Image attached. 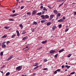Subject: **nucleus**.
I'll return each mask as SVG.
<instances>
[{
  "mask_svg": "<svg viewBox=\"0 0 76 76\" xmlns=\"http://www.w3.org/2000/svg\"><path fill=\"white\" fill-rule=\"evenodd\" d=\"M15 37H16V35L14 34L12 36V37H11V38H13Z\"/></svg>",
  "mask_w": 76,
  "mask_h": 76,
  "instance_id": "21",
  "label": "nucleus"
},
{
  "mask_svg": "<svg viewBox=\"0 0 76 76\" xmlns=\"http://www.w3.org/2000/svg\"><path fill=\"white\" fill-rule=\"evenodd\" d=\"M27 15H29V16H31V13L30 12H28L27 13Z\"/></svg>",
  "mask_w": 76,
  "mask_h": 76,
  "instance_id": "26",
  "label": "nucleus"
},
{
  "mask_svg": "<svg viewBox=\"0 0 76 76\" xmlns=\"http://www.w3.org/2000/svg\"><path fill=\"white\" fill-rule=\"evenodd\" d=\"M62 19L63 20H65V19H66V17H65V16H64L63 17Z\"/></svg>",
  "mask_w": 76,
  "mask_h": 76,
  "instance_id": "40",
  "label": "nucleus"
},
{
  "mask_svg": "<svg viewBox=\"0 0 76 76\" xmlns=\"http://www.w3.org/2000/svg\"><path fill=\"white\" fill-rule=\"evenodd\" d=\"M58 26L59 28H61V27L62 26V25H61V24H59Z\"/></svg>",
  "mask_w": 76,
  "mask_h": 76,
  "instance_id": "30",
  "label": "nucleus"
},
{
  "mask_svg": "<svg viewBox=\"0 0 76 76\" xmlns=\"http://www.w3.org/2000/svg\"><path fill=\"white\" fill-rule=\"evenodd\" d=\"M56 28H57V27H56V26H53L52 27L53 31H54Z\"/></svg>",
  "mask_w": 76,
  "mask_h": 76,
  "instance_id": "10",
  "label": "nucleus"
},
{
  "mask_svg": "<svg viewBox=\"0 0 76 76\" xmlns=\"http://www.w3.org/2000/svg\"><path fill=\"white\" fill-rule=\"evenodd\" d=\"M74 15H76V12H75L74 13Z\"/></svg>",
  "mask_w": 76,
  "mask_h": 76,
  "instance_id": "55",
  "label": "nucleus"
},
{
  "mask_svg": "<svg viewBox=\"0 0 76 76\" xmlns=\"http://www.w3.org/2000/svg\"><path fill=\"white\" fill-rule=\"evenodd\" d=\"M26 38H28V37H25L23 38V40H25V39H26Z\"/></svg>",
  "mask_w": 76,
  "mask_h": 76,
  "instance_id": "23",
  "label": "nucleus"
},
{
  "mask_svg": "<svg viewBox=\"0 0 76 76\" xmlns=\"http://www.w3.org/2000/svg\"><path fill=\"white\" fill-rule=\"evenodd\" d=\"M26 48H28V46L26 47Z\"/></svg>",
  "mask_w": 76,
  "mask_h": 76,
  "instance_id": "61",
  "label": "nucleus"
},
{
  "mask_svg": "<svg viewBox=\"0 0 76 76\" xmlns=\"http://www.w3.org/2000/svg\"><path fill=\"white\" fill-rule=\"evenodd\" d=\"M16 32L17 33V35L18 37H19L20 36V34H19V32L18 30H16Z\"/></svg>",
  "mask_w": 76,
  "mask_h": 76,
  "instance_id": "9",
  "label": "nucleus"
},
{
  "mask_svg": "<svg viewBox=\"0 0 76 76\" xmlns=\"http://www.w3.org/2000/svg\"><path fill=\"white\" fill-rule=\"evenodd\" d=\"M56 52V50H51L50 51V53L52 54V53H54Z\"/></svg>",
  "mask_w": 76,
  "mask_h": 76,
  "instance_id": "8",
  "label": "nucleus"
},
{
  "mask_svg": "<svg viewBox=\"0 0 76 76\" xmlns=\"http://www.w3.org/2000/svg\"><path fill=\"white\" fill-rule=\"evenodd\" d=\"M51 23H50V22H49L47 23V26H49L50 25H51Z\"/></svg>",
  "mask_w": 76,
  "mask_h": 76,
  "instance_id": "16",
  "label": "nucleus"
},
{
  "mask_svg": "<svg viewBox=\"0 0 76 76\" xmlns=\"http://www.w3.org/2000/svg\"><path fill=\"white\" fill-rule=\"evenodd\" d=\"M63 4H64V2H63L62 4H61V6H63Z\"/></svg>",
  "mask_w": 76,
  "mask_h": 76,
  "instance_id": "51",
  "label": "nucleus"
},
{
  "mask_svg": "<svg viewBox=\"0 0 76 76\" xmlns=\"http://www.w3.org/2000/svg\"><path fill=\"white\" fill-rule=\"evenodd\" d=\"M40 5H41V6H43L44 5H43V4H40Z\"/></svg>",
  "mask_w": 76,
  "mask_h": 76,
  "instance_id": "60",
  "label": "nucleus"
},
{
  "mask_svg": "<svg viewBox=\"0 0 76 76\" xmlns=\"http://www.w3.org/2000/svg\"><path fill=\"white\" fill-rule=\"evenodd\" d=\"M59 0V1H64V0Z\"/></svg>",
  "mask_w": 76,
  "mask_h": 76,
  "instance_id": "54",
  "label": "nucleus"
},
{
  "mask_svg": "<svg viewBox=\"0 0 76 76\" xmlns=\"http://www.w3.org/2000/svg\"><path fill=\"white\" fill-rule=\"evenodd\" d=\"M61 16V14L60 13H58L57 15V17H60Z\"/></svg>",
  "mask_w": 76,
  "mask_h": 76,
  "instance_id": "19",
  "label": "nucleus"
},
{
  "mask_svg": "<svg viewBox=\"0 0 76 76\" xmlns=\"http://www.w3.org/2000/svg\"><path fill=\"white\" fill-rule=\"evenodd\" d=\"M47 41L46 40L45 41H43V42H42V44H45V43H46V42H47Z\"/></svg>",
  "mask_w": 76,
  "mask_h": 76,
  "instance_id": "25",
  "label": "nucleus"
},
{
  "mask_svg": "<svg viewBox=\"0 0 76 76\" xmlns=\"http://www.w3.org/2000/svg\"><path fill=\"white\" fill-rule=\"evenodd\" d=\"M37 15L38 16H41L42 15V12H39L38 13H37Z\"/></svg>",
  "mask_w": 76,
  "mask_h": 76,
  "instance_id": "11",
  "label": "nucleus"
},
{
  "mask_svg": "<svg viewBox=\"0 0 76 76\" xmlns=\"http://www.w3.org/2000/svg\"><path fill=\"white\" fill-rule=\"evenodd\" d=\"M19 26L20 27H21V28H23V25L22 24H20L19 25Z\"/></svg>",
  "mask_w": 76,
  "mask_h": 76,
  "instance_id": "36",
  "label": "nucleus"
},
{
  "mask_svg": "<svg viewBox=\"0 0 76 76\" xmlns=\"http://www.w3.org/2000/svg\"><path fill=\"white\" fill-rule=\"evenodd\" d=\"M44 61H45V62H47V59L46 58L44 59Z\"/></svg>",
  "mask_w": 76,
  "mask_h": 76,
  "instance_id": "41",
  "label": "nucleus"
},
{
  "mask_svg": "<svg viewBox=\"0 0 76 76\" xmlns=\"http://www.w3.org/2000/svg\"><path fill=\"white\" fill-rule=\"evenodd\" d=\"M45 13V11H42V14H44Z\"/></svg>",
  "mask_w": 76,
  "mask_h": 76,
  "instance_id": "44",
  "label": "nucleus"
},
{
  "mask_svg": "<svg viewBox=\"0 0 76 76\" xmlns=\"http://www.w3.org/2000/svg\"><path fill=\"white\" fill-rule=\"evenodd\" d=\"M17 15H17V14H13L11 15H10V17H13L14 16H17Z\"/></svg>",
  "mask_w": 76,
  "mask_h": 76,
  "instance_id": "4",
  "label": "nucleus"
},
{
  "mask_svg": "<svg viewBox=\"0 0 76 76\" xmlns=\"http://www.w3.org/2000/svg\"><path fill=\"white\" fill-rule=\"evenodd\" d=\"M4 28L6 29H9V26L5 27Z\"/></svg>",
  "mask_w": 76,
  "mask_h": 76,
  "instance_id": "32",
  "label": "nucleus"
},
{
  "mask_svg": "<svg viewBox=\"0 0 76 76\" xmlns=\"http://www.w3.org/2000/svg\"><path fill=\"white\" fill-rule=\"evenodd\" d=\"M4 65H3V67H1V68L2 69V68H4Z\"/></svg>",
  "mask_w": 76,
  "mask_h": 76,
  "instance_id": "62",
  "label": "nucleus"
},
{
  "mask_svg": "<svg viewBox=\"0 0 76 76\" xmlns=\"http://www.w3.org/2000/svg\"><path fill=\"white\" fill-rule=\"evenodd\" d=\"M43 10H44V11L45 10V11H48L47 9H46L45 7H43Z\"/></svg>",
  "mask_w": 76,
  "mask_h": 76,
  "instance_id": "18",
  "label": "nucleus"
},
{
  "mask_svg": "<svg viewBox=\"0 0 76 76\" xmlns=\"http://www.w3.org/2000/svg\"><path fill=\"white\" fill-rule=\"evenodd\" d=\"M37 12V10H34L32 12V15H35V14H36V12Z\"/></svg>",
  "mask_w": 76,
  "mask_h": 76,
  "instance_id": "7",
  "label": "nucleus"
},
{
  "mask_svg": "<svg viewBox=\"0 0 76 76\" xmlns=\"http://www.w3.org/2000/svg\"><path fill=\"white\" fill-rule=\"evenodd\" d=\"M15 10H14L12 11V13H15Z\"/></svg>",
  "mask_w": 76,
  "mask_h": 76,
  "instance_id": "53",
  "label": "nucleus"
},
{
  "mask_svg": "<svg viewBox=\"0 0 76 76\" xmlns=\"http://www.w3.org/2000/svg\"><path fill=\"white\" fill-rule=\"evenodd\" d=\"M64 21V20L63 19H60V20H59L58 21V22H63Z\"/></svg>",
  "mask_w": 76,
  "mask_h": 76,
  "instance_id": "6",
  "label": "nucleus"
},
{
  "mask_svg": "<svg viewBox=\"0 0 76 76\" xmlns=\"http://www.w3.org/2000/svg\"><path fill=\"white\" fill-rule=\"evenodd\" d=\"M9 20L10 21H14V19H10Z\"/></svg>",
  "mask_w": 76,
  "mask_h": 76,
  "instance_id": "33",
  "label": "nucleus"
},
{
  "mask_svg": "<svg viewBox=\"0 0 76 76\" xmlns=\"http://www.w3.org/2000/svg\"><path fill=\"white\" fill-rule=\"evenodd\" d=\"M44 8V7H43V6H41L40 7V9H43Z\"/></svg>",
  "mask_w": 76,
  "mask_h": 76,
  "instance_id": "47",
  "label": "nucleus"
},
{
  "mask_svg": "<svg viewBox=\"0 0 76 76\" xmlns=\"http://www.w3.org/2000/svg\"><path fill=\"white\" fill-rule=\"evenodd\" d=\"M33 24H34V25H37V24H38V23H37V22H35L33 23Z\"/></svg>",
  "mask_w": 76,
  "mask_h": 76,
  "instance_id": "31",
  "label": "nucleus"
},
{
  "mask_svg": "<svg viewBox=\"0 0 76 76\" xmlns=\"http://www.w3.org/2000/svg\"><path fill=\"white\" fill-rule=\"evenodd\" d=\"M48 7L49 8V9H51V7H50V6H48Z\"/></svg>",
  "mask_w": 76,
  "mask_h": 76,
  "instance_id": "45",
  "label": "nucleus"
},
{
  "mask_svg": "<svg viewBox=\"0 0 76 76\" xmlns=\"http://www.w3.org/2000/svg\"><path fill=\"white\" fill-rule=\"evenodd\" d=\"M64 67H65V66H64V65H62L61 66L62 68H64Z\"/></svg>",
  "mask_w": 76,
  "mask_h": 76,
  "instance_id": "50",
  "label": "nucleus"
},
{
  "mask_svg": "<svg viewBox=\"0 0 76 76\" xmlns=\"http://www.w3.org/2000/svg\"><path fill=\"white\" fill-rule=\"evenodd\" d=\"M0 55L1 56H3V52H1L0 53Z\"/></svg>",
  "mask_w": 76,
  "mask_h": 76,
  "instance_id": "28",
  "label": "nucleus"
},
{
  "mask_svg": "<svg viewBox=\"0 0 76 76\" xmlns=\"http://www.w3.org/2000/svg\"><path fill=\"white\" fill-rule=\"evenodd\" d=\"M69 29L68 28V29H66L65 30V32H67V31H69Z\"/></svg>",
  "mask_w": 76,
  "mask_h": 76,
  "instance_id": "37",
  "label": "nucleus"
},
{
  "mask_svg": "<svg viewBox=\"0 0 76 76\" xmlns=\"http://www.w3.org/2000/svg\"><path fill=\"white\" fill-rule=\"evenodd\" d=\"M57 71L56 70L53 73L54 74H56V73H57Z\"/></svg>",
  "mask_w": 76,
  "mask_h": 76,
  "instance_id": "39",
  "label": "nucleus"
},
{
  "mask_svg": "<svg viewBox=\"0 0 76 76\" xmlns=\"http://www.w3.org/2000/svg\"><path fill=\"white\" fill-rule=\"evenodd\" d=\"M6 43V42H4L2 44H5Z\"/></svg>",
  "mask_w": 76,
  "mask_h": 76,
  "instance_id": "58",
  "label": "nucleus"
},
{
  "mask_svg": "<svg viewBox=\"0 0 76 76\" xmlns=\"http://www.w3.org/2000/svg\"><path fill=\"white\" fill-rule=\"evenodd\" d=\"M6 47V45H5V44H3L2 45V47L3 48H5Z\"/></svg>",
  "mask_w": 76,
  "mask_h": 76,
  "instance_id": "15",
  "label": "nucleus"
},
{
  "mask_svg": "<svg viewBox=\"0 0 76 76\" xmlns=\"http://www.w3.org/2000/svg\"><path fill=\"white\" fill-rule=\"evenodd\" d=\"M57 56H58V53H57V54H56V55H55V57L57 58Z\"/></svg>",
  "mask_w": 76,
  "mask_h": 76,
  "instance_id": "38",
  "label": "nucleus"
},
{
  "mask_svg": "<svg viewBox=\"0 0 76 76\" xmlns=\"http://www.w3.org/2000/svg\"><path fill=\"white\" fill-rule=\"evenodd\" d=\"M65 67H66L67 69H69L70 67V66H69L68 65H66Z\"/></svg>",
  "mask_w": 76,
  "mask_h": 76,
  "instance_id": "14",
  "label": "nucleus"
},
{
  "mask_svg": "<svg viewBox=\"0 0 76 76\" xmlns=\"http://www.w3.org/2000/svg\"><path fill=\"white\" fill-rule=\"evenodd\" d=\"M61 70V69H58L56 70V71H57V72H60V71Z\"/></svg>",
  "mask_w": 76,
  "mask_h": 76,
  "instance_id": "43",
  "label": "nucleus"
},
{
  "mask_svg": "<svg viewBox=\"0 0 76 76\" xmlns=\"http://www.w3.org/2000/svg\"><path fill=\"white\" fill-rule=\"evenodd\" d=\"M38 65V64L37 63H35L33 65V66H37Z\"/></svg>",
  "mask_w": 76,
  "mask_h": 76,
  "instance_id": "12",
  "label": "nucleus"
},
{
  "mask_svg": "<svg viewBox=\"0 0 76 76\" xmlns=\"http://www.w3.org/2000/svg\"><path fill=\"white\" fill-rule=\"evenodd\" d=\"M16 70H18V71H20V70H21L22 69V66H18L16 67Z\"/></svg>",
  "mask_w": 76,
  "mask_h": 76,
  "instance_id": "2",
  "label": "nucleus"
},
{
  "mask_svg": "<svg viewBox=\"0 0 76 76\" xmlns=\"http://www.w3.org/2000/svg\"><path fill=\"white\" fill-rule=\"evenodd\" d=\"M54 16V15L53 14H52L50 15V20L52 19Z\"/></svg>",
  "mask_w": 76,
  "mask_h": 76,
  "instance_id": "5",
  "label": "nucleus"
},
{
  "mask_svg": "<svg viewBox=\"0 0 76 76\" xmlns=\"http://www.w3.org/2000/svg\"><path fill=\"white\" fill-rule=\"evenodd\" d=\"M24 8V6H22L21 7V9H22Z\"/></svg>",
  "mask_w": 76,
  "mask_h": 76,
  "instance_id": "49",
  "label": "nucleus"
},
{
  "mask_svg": "<svg viewBox=\"0 0 76 76\" xmlns=\"http://www.w3.org/2000/svg\"><path fill=\"white\" fill-rule=\"evenodd\" d=\"M72 4H75V3H72Z\"/></svg>",
  "mask_w": 76,
  "mask_h": 76,
  "instance_id": "63",
  "label": "nucleus"
},
{
  "mask_svg": "<svg viewBox=\"0 0 76 76\" xmlns=\"http://www.w3.org/2000/svg\"><path fill=\"white\" fill-rule=\"evenodd\" d=\"M48 70V69L47 68H45L43 69V70Z\"/></svg>",
  "mask_w": 76,
  "mask_h": 76,
  "instance_id": "42",
  "label": "nucleus"
},
{
  "mask_svg": "<svg viewBox=\"0 0 76 76\" xmlns=\"http://www.w3.org/2000/svg\"><path fill=\"white\" fill-rule=\"evenodd\" d=\"M23 1L22 0L21 1V3H23Z\"/></svg>",
  "mask_w": 76,
  "mask_h": 76,
  "instance_id": "59",
  "label": "nucleus"
},
{
  "mask_svg": "<svg viewBox=\"0 0 76 76\" xmlns=\"http://www.w3.org/2000/svg\"><path fill=\"white\" fill-rule=\"evenodd\" d=\"M75 72H72L71 73H70V75H74V74H75Z\"/></svg>",
  "mask_w": 76,
  "mask_h": 76,
  "instance_id": "35",
  "label": "nucleus"
},
{
  "mask_svg": "<svg viewBox=\"0 0 76 76\" xmlns=\"http://www.w3.org/2000/svg\"><path fill=\"white\" fill-rule=\"evenodd\" d=\"M45 21H47V20H42L40 21V22H41V23H43L45 22Z\"/></svg>",
  "mask_w": 76,
  "mask_h": 76,
  "instance_id": "22",
  "label": "nucleus"
},
{
  "mask_svg": "<svg viewBox=\"0 0 76 76\" xmlns=\"http://www.w3.org/2000/svg\"><path fill=\"white\" fill-rule=\"evenodd\" d=\"M13 55H11L10 56L9 58L7 59V61H9L10 60L12 59V58H13Z\"/></svg>",
  "mask_w": 76,
  "mask_h": 76,
  "instance_id": "3",
  "label": "nucleus"
},
{
  "mask_svg": "<svg viewBox=\"0 0 76 76\" xmlns=\"http://www.w3.org/2000/svg\"><path fill=\"white\" fill-rule=\"evenodd\" d=\"M39 66V67H40L41 68H42V65H40Z\"/></svg>",
  "mask_w": 76,
  "mask_h": 76,
  "instance_id": "48",
  "label": "nucleus"
},
{
  "mask_svg": "<svg viewBox=\"0 0 76 76\" xmlns=\"http://www.w3.org/2000/svg\"><path fill=\"white\" fill-rule=\"evenodd\" d=\"M33 75H36V73H34Z\"/></svg>",
  "mask_w": 76,
  "mask_h": 76,
  "instance_id": "57",
  "label": "nucleus"
},
{
  "mask_svg": "<svg viewBox=\"0 0 76 76\" xmlns=\"http://www.w3.org/2000/svg\"><path fill=\"white\" fill-rule=\"evenodd\" d=\"M40 17L42 18V19H44V20H45V19L49 18V16L47 15H42Z\"/></svg>",
  "mask_w": 76,
  "mask_h": 76,
  "instance_id": "1",
  "label": "nucleus"
},
{
  "mask_svg": "<svg viewBox=\"0 0 76 76\" xmlns=\"http://www.w3.org/2000/svg\"><path fill=\"white\" fill-rule=\"evenodd\" d=\"M72 56V54H69L68 55V57H70V56Z\"/></svg>",
  "mask_w": 76,
  "mask_h": 76,
  "instance_id": "34",
  "label": "nucleus"
},
{
  "mask_svg": "<svg viewBox=\"0 0 76 76\" xmlns=\"http://www.w3.org/2000/svg\"><path fill=\"white\" fill-rule=\"evenodd\" d=\"M54 13L55 14H57L58 13V11H57L55 10L54 11Z\"/></svg>",
  "mask_w": 76,
  "mask_h": 76,
  "instance_id": "17",
  "label": "nucleus"
},
{
  "mask_svg": "<svg viewBox=\"0 0 76 76\" xmlns=\"http://www.w3.org/2000/svg\"><path fill=\"white\" fill-rule=\"evenodd\" d=\"M61 6V4H60L59 6L58 7H60Z\"/></svg>",
  "mask_w": 76,
  "mask_h": 76,
  "instance_id": "56",
  "label": "nucleus"
},
{
  "mask_svg": "<svg viewBox=\"0 0 76 76\" xmlns=\"http://www.w3.org/2000/svg\"><path fill=\"white\" fill-rule=\"evenodd\" d=\"M34 28H33L32 29H31V31L32 32H34Z\"/></svg>",
  "mask_w": 76,
  "mask_h": 76,
  "instance_id": "46",
  "label": "nucleus"
},
{
  "mask_svg": "<svg viewBox=\"0 0 76 76\" xmlns=\"http://www.w3.org/2000/svg\"><path fill=\"white\" fill-rule=\"evenodd\" d=\"M67 69H66L65 70V71L66 72V71H67Z\"/></svg>",
  "mask_w": 76,
  "mask_h": 76,
  "instance_id": "64",
  "label": "nucleus"
},
{
  "mask_svg": "<svg viewBox=\"0 0 76 76\" xmlns=\"http://www.w3.org/2000/svg\"><path fill=\"white\" fill-rule=\"evenodd\" d=\"M7 44H9L10 43V42L9 41H8L7 42Z\"/></svg>",
  "mask_w": 76,
  "mask_h": 76,
  "instance_id": "52",
  "label": "nucleus"
},
{
  "mask_svg": "<svg viewBox=\"0 0 76 76\" xmlns=\"http://www.w3.org/2000/svg\"><path fill=\"white\" fill-rule=\"evenodd\" d=\"M9 75H10V72H8L6 74V76H9Z\"/></svg>",
  "mask_w": 76,
  "mask_h": 76,
  "instance_id": "27",
  "label": "nucleus"
},
{
  "mask_svg": "<svg viewBox=\"0 0 76 76\" xmlns=\"http://www.w3.org/2000/svg\"><path fill=\"white\" fill-rule=\"evenodd\" d=\"M64 51V49H62L61 50H60L59 51V53H61V52H63Z\"/></svg>",
  "mask_w": 76,
  "mask_h": 76,
  "instance_id": "20",
  "label": "nucleus"
},
{
  "mask_svg": "<svg viewBox=\"0 0 76 76\" xmlns=\"http://www.w3.org/2000/svg\"><path fill=\"white\" fill-rule=\"evenodd\" d=\"M7 37V35H4V36H3L2 37V38H6Z\"/></svg>",
  "mask_w": 76,
  "mask_h": 76,
  "instance_id": "24",
  "label": "nucleus"
},
{
  "mask_svg": "<svg viewBox=\"0 0 76 76\" xmlns=\"http://www.w3.org/2000/svg\"><path fill=\"white\" fill-rule=\"evenodd\" d=\"M38 67H39V66H37L36 67L34 68V70H35V69H37V68H38Z\"/></svg>",
  "mask_w": 76,
  "mask_h": 76,
  "instance_id": "29",
  "label": "nucleus"
},
{
  "mask_svg": "<svg viewBox=\"0 0 76 76\" xmlns=\"http://www.w3.org/2000/svg\"><path fill=\"white\" fill-rule=\"evenodd\" d=\"M26 31H25V30H24L23 31V32L22 33V34H26Z\"/></svg>",
  "mask_w": 76,
  "mask_h": 76,
  "instance_id": "13",
  "label": "nucleus"
}]
</instances>
